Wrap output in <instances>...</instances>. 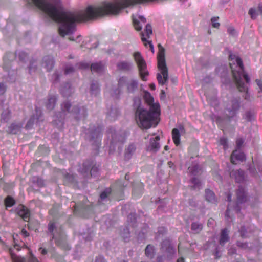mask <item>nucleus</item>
Here are the masks:
<instances>
[{
  "instance_id": "nucleus-61",
  "label": "nucleus",
  "mask_w": 262,
  "mask_h": 262,
  "mask_svg": "<svg viewBox=\"0 0 262 262\" xmlns=\"http://www.w3.org/2000/svg\"><path fill=\"white\" fill-rule=\"evenodd\" d=\"M189 204L191 206L193 207H196L198 206V203L194 198L189 199Z\"/></svg>"
},
{
  "instance_id": "nucleus-60",
  "label": "nucleus",
  "mask_w": 262,
  "mask_h": 262,
  "mask_svg": "<svg viewBox=\"0 0 262 262\" xmlns=\"http://www.w3.org/2000/svg\"><path fill=\"white\" fill-rule=\"evenodd\" d=\"M244 143V140L242 138L237 139L236 140V148L240 149Z\"/></svg>"
},
{
  "instance_id": "nucleus-12",
  "label": "nucleus",
  "mask_w": 262,
  "mask_h": 262,
  "mask_svg": "<svg viewBox=\"0 0 262 262\" xmlns=\"http://www.w3.org/2000/svg\"><path fill=\"white\" fill-rule=\"evenodd\" d=\"M240 107L239 100L237 98H234L231 101V105L226 108V116L230 119L236 116L237 111Z\"/></svg>"
},
{
  "instance_id": "nucleus-18",
  "label": "nucleus",
  "mask_w": 262,
  "mask_h": 262,
  "mask_svg": "<svg viewBox=\"0 0 262 262\" xmlns=\"http://www.w3.org/2000/svg\"><path fill=\"white\" fill-rule=\"evenodd\" d=\"M106 134L107 138L110 141L111 145L113 146L117 143L118 141V136L113 127H110L108 128Z\"/></svg>"
},
{
  "instance_id": "nucleus-39",
  "label": "nucleus",
  "mask_w": 262,
  "mask_h": 262,
  "mask_svg": "<svg viewBox=\"0 0 262 262\" xmlns=\"http://www.w3.org/2000/svg\"><path fill=\"white\" fill-rule=\"evenodd\" d=\"M188 170L191 174L196 176L200 170V166L198 164L194 165L191 167H189L188 168Z\"/></svg>"
},
{
  "instance_id": "nucleus-20",
  "label": "nucleus",
  "mask_w": 262,
  "mask_h": 262,
  "mask_svg": "<svg viewBox=\"0 0 262 262\" xmlns=\"http://www.w3.org/2000/svg\"><path fill=\"white\" fill-rule=\"evenodd\" d=\"M246 159V156L244 152L237 150H234L231 156V162L236 164V161H243Z\"/></svg>"
},
{
  "instance_id": "nucleus-64",
  "label": "nucleus",
  "mask_w": 262,
  "mask_h": 262,
  "mask_svg": "<svg viewBox=\"0 0 262 262\" xmlns=\"http://www.w3.org/2000/svg\"><path fill=\"white\" fill-rule=\"evenodd\" d=\"M227 32L229 34L234 35L235 33V30L234 28L232 27H229L227 29Z\"/></svg>"
},
{
  "instance_id": "nucleus-32",
  "label": "nucleus",
  "mask_w": 262,
  "mask_h": 262,
  "mask_svg": "<svg viewBox=\"0 0 262 262\" xmlns=\"http://www.w3.org/2000/svg\"><path fill=\"white\" fill-rule=\"evenodd\" d=\"M203 224L199 222H192L191 225V230L194 234L200 233L203 229Z\"/></svg>"
},
{
  "instance_id": "nucleus-33",
  "label": "nucleus",
  "mask_w": 262,
  "mask_h": 262,
  "mask_svg": "<svg viewBox=\"0 0 262 262\" xmlns=\"http://www.w3.org/2000/svg\"><path fill=\"white\" fill-rule=\"evenodd\" d=\"M90 92L91 95L97 96L99 93V87L98 82L96 81H92L91 84Z\"/></svg>"
},
{
  "instance_id": "nucleus-4",
  "label": "nucleus",
  "mask_w": 262,
  "mask_h": 262,
  "mask_svg": "<svg viewBox=\"0 0 262 262\" xmlns=\"http://www.w3.org/2000/svg\"><path fill=\"white\" fill-rule=\"evenodd\" d=\"M100 165L97 164L92 159L85 160L82 164V166L80 168L79 171L83 175L84 178L89 177V171L91 177L97 176L99 173Z\"/></svg>"
},
{
  "instance_id": "nucleus-14",
  "label": "nucleus",
  "mask_w": 262,
  "mask_h": 262,
  "mask_svg": "<svg viewBox=\"0 0 262 262\" xmlns=\"http://www.w3.org/2000/svg\"><path fill=\"white\" fill-rule=\"evenodd\" d=\"M160 139L159 136L151 138L149 143L146 145V150L153 153L157 152L160 148V144L159 142Z\"/></svg>"
},
{
  "instance_id": "nucleus-40",
  "label": "nucleus",
  "mask_w": 262,
  "mask_h": 262,
  "mask_svg": "<svg viewBox=\"0 0 262 262\" xmlns=\"http://www.w3.org/2000/svg\"><path fill=\"white\" fill-rule=\"evenodd\" d=\"M209 244H212L215 247L214 251L213 252V254L215 256V258L217 259L221 257V251L219 249V246L216 245V243L214 242L208 243Z\"/></svg>"
},
{
  "instance_id": "nucleus-23",
  "label": "nucleus",
  "mask_w": 262,
  "mask_h": 262,
  "mask_svg": "<svg viewBox=\"0 0 262 262\" xmlns=\"http://www.w3.org/2000/svg\"><path fill=\"white\" fill-rule=\"evenodd\" d=\"M136 150V146L135 144H130L128 147L125 148L124 151V159L125 160H129L132 157Z\"/></svg>"
},
{
  "instance_id": "nucleus-56",
  "label": "nucleus",
  "mask_w": 262,
  "mask_h": 262,
  "mask_svg": "<svg viewBox=\"0 0 262 262\" xmlns=\"http://www.w3.org/2000/svg\"><path fill=\"white\" fill-rule=\"evenodd\" d=\"M239 232L240 233L241 236L242 238H246V233H247V230L245 226H242L241 227V228L239 230Z\"/></svg>"
},
{
  "instance_id": "nucleus-10",
  "label": "nucleus",
  "mask_w": 262,
  "mask_h": 262,
  "mask_svg": "<svg viewBox=\"0 0 262 262\" xmlns=\"http://www.w3.org/2000/svg\"><path fill=\"white\" fill-rule=\"evenodd\" d=\"M160 250L166 254V259L167 261L171 260L175 256L176 251L170 241L168 239L163 240L161 243Z\"/></svg>"
},
{
  "instance_id": "nucleus-7",
  "label": "nucleus",
  "mask_w": 262,
  "mask_h": 262,
  "mask_svg": "<svg viewBox=\"0 0 262 262\" xmlns=\"http://www.w3.org/2000/svg\"><path fill=\"white\" fill-rule=\"evenodd\" d=\"M138 81L135 79H128L126 76L120 77L118 81V88L121 89L124 86H126V92L128 93H134L138 89Z\"/></svg>"
},
{
  "instance_id": "nucleus-48",
  "label": "nucleus",
  "mask_w": 262,
  "mask_h": 262,
  "mask_svg": "<svg viewBox=\"0 0 262 262\" xmlns=\"http://www.w3.org/2000/svg\"><path fill=\"white\" fill-rule=\"evenodd\" d=\"M65 181L70 183H75V177L73 174L67 173L64 175Z\"/></svg>"
},
{
  "instance_id": "nucleus-57",
  "label": "nucleus",
  "mask_w": 262,
  "mask_h": 262,
  "mask_svg": "<svg viewBox=\"0 0 262 262\" xmlns=\"http://www.w3.org/2000/svg\"><path fill=\"white\" fill-rule=\"evenodd\" d=\"M246 119L248 121H251L253 119L254 114L250 111H247L245 113Z\"/></svg>"
},
{
  "instance_id": "nucleus-55",
  "label": "nucleus",
  "mask_w": 262,
  "mask_h": 262,
  "mask_svg": "<svg viewBox=\"0 0 262 262\" xmlns=\"http://www.w3.org/2000/svg\"><path fill=\"white\" fill-rule=\"evenodd\" d=\"M248 13L252 19H255L257 16V13L254 8H250L249 10Z\"/></svg>"
},
{
  "instance_id": "nucleus-17",
  "label": "nucleus",
  "mask_w": 262,
  "mask_h": 262,
  "mask_svg": "<svg viewBox=\"0 0 262 262\" xmlns=\"http://www.w3.org/2000/svg\"><path fill=\"white\" fill-rule=\"evenodd\" d=\"M230 177L234 178L237 183H241L245 180V172L241 169L233 170L230 172Z\"/></svg>"
},
{
  "instance_id": "nucleus-36",
  "label": "nucleus",
  "mask_w": 262,
  "mask_h": 262,
  "mask_svg": "<svg viewBox=\"0 0 262 262\" xmlns=\"http://www.w3.org/2000/svg\"><path fill=\"white\" fill-rule=\"evenodd\" d=\"M61 76V73L58 71H55L52 76V80L53 84L57 83L60 81V77Z\"/></svg>"
},
{
  "instance_id": "nucleus-47",
  "label": "nucleus",
  "mask_w": 262,
  "mask_h": 262,
  "mask_svg": "<svg viewBox=\"0 0 262 262\" xmlns=\"http://www.w3.org/2000/svg\"><path fill=\"white\" fill-rule=\"evenodd\" d=\"M35 118L34 117V116H32L30 119L29 120H28V121L27 122L26 126H25V128L26 129H31L34 122H35Z\"/></svg>"
},
{
  "instance_id": "nucleus-58",
  "label": "nucleus",
  "mask_w": 262,
  "mask_h": 262,
  "mask_svg": "<svg viewBox=\"0 0 262 262\" xmlns=\"http://www.w3.org/2000/svg\"><path fill=\"white\" fill-rule=\"evenodd\" d=\"M220 144L223 145L225 150L228 148L227 139L225 138H221L220 140Z\"/></svg>"
},
{
  "instance_id": "nucleus-42",
  "label": "nucleus",
  "mask_w": 262,
  "mask_h": 262,
  "mask_svg": "<svg viewBox=\"0 0 262 262\" xmlns=\"http://www.w3.org/2000/svg\"><path fill=\"white\" fill-rule=\"evenodd\" d=\"M127 221L132 226H134L136 223V214L135 213H130L127 216Z\"/></svg>"
},
{
  "instance_id": "nucleus-19",
  "label": "nucleus",
  "mask_w": 262,
  "mask_h": 262,
  "mask_svg": "<svg viewBox=\"0 0 262 262\" xmlns=\"http://www.w3.org/2000/svg\"><path fill=\"white\" fill-rule=\"evenodd\" d=\"M105 68V64L102 61L93 63L90 66L91 71L92 72L101 74L103 72Z\"/></svg>"
},
{
  "instance_id": "nucleus-43",
  "label": "nucleus",
  "mask_w": 262,
  "mask_h": 262,
  "mask_svg": "<svg viewBox=\"0 0 262 262\" xmlns=\"http://www.w3.org/2000/svg\"><path fill=\"white\" fill-rule=\"evenodd\" d=\"M191 182L193 184V185L191 186V189H200L201 186V182L200 180L196 178H193L191 180Z\"/></svg>"
},
{
  "instance_id": "nucleus-49",
  "label": "nucleus",
  "mask_w": 262,
  "mask_h": 262,
  "mask_svg": "<svg viewBox=\"0 0 262 262\" xmlns=\"http://www.w3.org/2000/svg\"><path fill=\"white\" fill-rule=\"evenodd\" d=\"M76 67L79 69H87L90 67V65L88 63L81 62L76 63Z\"/></svg>"
},
{
  "instance_id": "nucleus-50",
  "label": "nucleus",
  "mask_w": 262,
  "mask_h": 262,
  "mask_svg": "<svg viewBox=\"0 0 262 262\" xmlns=\"http://www.w3.org/2000/svg\"><path fill=\"white\" fill-rule=\"evenodd\" d=\"M145 35L146 36L149 38V36L152 34V27L150 24H147L146 25L145 29Z\"/></svg>"
},
{
  "instance_id": "nucleus-54",
  "label": "nucleus",
  "mask_w": 262,
  "mask_h": 262,
  "mask_svg": "<svg viewBox=\"0 0 262 262\" xmlns=\"http://www.w3.org/2000/svg\"><path fill=\"white\" fill-rule=\"evenodd\" d=\"M218 19L219 17H213L211 18V21L213 27L218 28L220 27V23L217 22Z\"/></svg>"
},
{
  "instance_id": "nucleus-21",
  "label": "nucleus",
  "mask_w": 262,
  "mask_h": 262,
  "mask_svg": "<svg viewBox=\"0 0 262 262\" xmlns=\"http://www.w3.org/2000/svg\"><path fill=\"white\" fill-rule=\"evenodd\" d=\"M60 92L63 97L70 96L73 93L71 84L69 82L63 83L60 89Z\"/></svg>"
},
{
  "instance_id": "nucleus-45",
  "label": "nucleus",
  "mask_w": 262,
  "mask_h": 262,
  "mask_svg": "<svg viewBox=\"0 0 262 262\" xmlns=\"http://www.w3.org/2000/svg\"><path fill=\"white\" fill-rule=\"evenodd\" d=\"M56 229V226L54 223H49L48 225V232L47 234H50L53 236V235H55L54 231Z\"/></svg>"
},
{
  "instance_id": "nucleus-15",
  "label": "nucleus",
  "mask_w": 262,
  "mask_h": 262,
  "mask_svg": "<svg viewBox=\"0 0 262 262\" xmlns=\"http://www.w3.org/2000/svg\"><path fill=\"white\" fill-rule=\"evenodd\" d=\"M17 215L21 217L25 222H28L30 219V211L25 206L19 204L15 210Z\"/></svg>"
},
{
  "instance_id": "nucleus-22",
  "label": "nucleus",
  "mask_w": 262,
  "mask_h": 262,
  "mask_svg": "<svg viewBox=\"0 0 262 262\" xmlns=\"http://www.w3.org/2000/svg\"><path fill=\"white\" fill-rule=\"evenodd\" d=\"M230 240V237L229 235V231L227 228H224L221 230V235L219 239V244L222 246L229 242Z\"/></svg>"
},
{
  "instance_id": "nucleus-41",
  "label": "nucleus",
  "mask_w": 262,
  "mask_h": 262,
  "mask_svg": "<svg viewBox=\"0 0 262 262\" xmlns=\"http://www.w3.org/2000/svg\"><path fill=\"white\" fill-rule=\"evenodd\" d=\"M111 192L112 189L111 188H107L105 189L100 194V199L102 201L105 200Z\"/></svg>"
},
{
  "instance_id": "nucleus-52",
  "label": "nucleus",
  "mask_w": 262,
  "mask_h": 262,
  "mask_svg": "<svg viewBox=\"0 0 262 262\" xmlns=\"http://www.w3.org/2000/svg\"><path fill=\"white\" fill-rule=\"evenodd\" d=\"M10 111H6L2 114V119L5 122H8L10 119Z\"/></svg>"
},
{
  "instance_id": "nucleus-44",
  "label": "nucleus",
  "mask_w": 262,
  "mask_h": 262,
  "mask_svg": "<svg viewBox=\"0 0 262 262\" xmlns=\"http://www.w3.org/2000/svg\"><path fill=\"white\" fill-rule=\"evenodd\" d=\"M18 58L20 61L25 62L28 58V55L24 51H20L18 53Z\"/></svg>"
},
{
  "instance_id": "nucleus-63",
  "label": "nucleus",
  "mask_w": 262,
  "mask_h": 262,
  "mask_svg": "<svg viewBox=\"0 0 262 262\" xmlns=\"http://www.w3.org/2000/svg\"><path fill=\"white\" fill-rule=\"evenodd\" d=\"M6 91V86L3 83H0V94L3 95Z\"/></svg>"
},
{
  "instance_id": "nucleus-30",
  "label": "nucleus",
  "mask_w": 262,
  "mask_h": 262,
  "mask_svg": "<svg viewBox=\"0 0 262 262\" xmlns=\"http://www.w3.org/2000/svg\"><path fill=\"white\" fill-rule=\"evenodd\" d=\"M145 254L147 257L152 259L155 255V247L150 244L148 245L145 249Z\"/></svg>"
},
{
  "instance_id": "nucleus-13",
  "label": "nucleus",
  "mask_w": 262,
  "mask_h": 262,
  "mask_svg": "<svg viewBox=\"0 0 262 262\" xmlns=\"http://www.w3.org/2000/svg\"><path fill=\"white\" fill-rule=\"evenodd\" d=\"M54 239L55 243L56 246L60 247L61 248L68 250L70 249L67 242V237L63 234H59L58 236L53 235L51 237V240Z\"/></svg>"
},
{
  "instance_id": "nucleus-26",
  "label": "nucleus",
  "mask_w": 262,
  "mask_h": 262,
  "mask_svg": "<svg viewBox=\"0 0 262 262\" xmlns=\"http://www.w3.org/2000/svg\"><path fill=\"white\" fill-rule=\"evenodd\" d=\"M139 20H138L135 18H133V22L134 24V26L135 28L137 31H141L142 30V26L140 24H145L146 22V19L145 17L142 16H140L139 17Z\"/></svg>"
},
{
  "instance_id": "nucleus-8",
  "label": "nucleus",
  "mask_w": 262,
  "mask_h": 262,
  "mask_svg": "<svg viewBox=\"0 0 262 262\" xmlns=\"http://www.w3.org/2000/svg\"><path fill=\"white\" fill-rule=\"evenodd\" d=\"M232 75L239 91L246 92L244 96V99L247 101H251V96L248 91V88L243 82L241 72L232 69Z\"/></svg>"
},
{
  "instance_id": "nucleus-53",
  "label": "nucleus",
  "mask_w": 262,
  "mask_h": 262,
  "mask_svg": "<svg viewBox=\"0 0 262 262\" xmlns=\"http://www.w3.org/2000/svg\"><path fill=\"white\" fill-rule=\"evenodd\" d=\"M75 69L72 65H67L64 68V74L68 75L74 72Z\"/></svg>"
},
{
  "instance_id": "nucleus-5",
  "label": "nucleus",
  "mask_w": 262,
  "mask_h": 262,
  "mask_svg": "<svg viewBox=\"0 0 262 262\" xmlns=\"http://www.w3.org/2000/svg\"><path fill=\"white\" fill-rule=\"evenodd\" d=\"M102 126L99 125H93L90 126L85 133L86 138L90 141H94L96 147H98L100 145V140L102 135Z\"/></svg>"
},
{
  "instance_id": "nucleus-16",
  "label": "nucleus",
  "mask_w": 262,
  "mask_h": 262,
  "mask_svg": "<svg viewBox=\"0 0 262 262\" xmlns=\"http://www.w3.org/2000/svg\"><path fill=\"white\" fill-rule=\"evenodd\" d=\"M55 63L54 57L51 55H47L42 58L41 66L46 69L47 72H50L54 68Z\"/></svg>"
},
{
  "instance_id": "nucleus-46",
  "label": "nucleus",
  "mask_w": 262,
  "mask_h": 262,
  "mask_svg": "<svg viewBox=\"0 0 262 262\" xmlns=\"http://www.w3.org/2000/svg\"><path fill=\"white\" fill-rule=\"evenodd\" d=\"M27 227L29 230H34L36 231L37 230L38 223L36 222H31L27 224Z\"/></svg>"
},
{
  "instance_id": "nucleus-3",
  "label": "nucleus",
  "mask_w": 262,
  "mask_h": 262,
  "mask_svg": "<svg viewBox=\"0 0 262 262\" xmlns=\"http://www.w3.org/2000/svg\"><path fill=\"white\" fill-rule=\"evenodd\" d=\"M159 51L157 55L158 68L160 73L157 74V79L160 84H166L168 80V69L165 59V49L161 44L158 45Z\"/></svg>"
},
{
  "instance_id": "nucleus-35",
  "label": "nucleus",
  "mask_w": 262,
  "mask_h": 262,
  "mask_svg": "<svg viewBox=\"0 0 262 262\" xmlns=\"http://www.w3.org/2000/svg\"><path fill=\"white\" fill-rule=\"evenodd\" d=\"M144 99L146 102L150 106L154 104H159V103H154V98L148 92H146L144 95Z\"/></svg>"
},
{
  "instance_id": "nucleus-24",
  "label": "nucleus",
  "mask_w": 262,
  "mask_h": 262,
  "mask_svg": "<svg viewBox=\"0 0 262 262\" xmlns=\"http://www.w3.org/2000/svg\"><path fill=\"white\" fill-rule=\"evenodd\" d=\"M133 64L131 62L122 61H120L117 64V68L118 70L128 72L132 70Z\"/></svg>"
},
{
  "instance_id": "nucleus-6",
  "label": "nucleus",
  "mask_w": 262,
  "mask_h": 262,
  "mask_svg": "<svg viewBox=\"0 0 262 262\" xmlns=\"http://www.w3.org/2000/svg\"><path fill=\"white\" fill-rule=\"evenodd\" d=\"M236 201L234 205V209L236 213L241 212L242 205L249 200V196L245 187L239 185L236 192Z\"/></svg>"
},
{
  "instance_id": "nucleus-9",
  "label": "nucleus",
  "mask_w": 262,
  "mask_h": 262,
  "mask_svg": "<svg viewBox=\"0 0 262 262\" xmlns=\"http://www.w3.org/2000/svg\"><path fill=\"white\" fill-rule=\"evenodd\" d=\"M134 57L138 66L141 78L143 81H145V77L148 76L149 74L147 70L146 62L139 52H135L134 54Z\"/></svg>"
},
{
  "instance_id": "nucleus-2",
  "label": "nucleus",
  "mask_w": 262,
  "mask_h": 262,
  "mask_svg": "<svg viewBox=\"0 0 262 262\" xmlns=\"http://www.w3.org/2000/svg\"><path fill=\"white\" fill-rule=\"evenodd\" d=\"M71 103L68 100L64 101L61 105V111L56 113L55 117L56 119L53 121V123L62 125L67 113H71L77 120L84 119L88 115L87 109L85 106H79L74 105L72 110Z\"/></svg>"
},
{
  "instance_id": "nucleus-11",
  "label": "nucleus",
  "mask_w": 262,
  "mask_h": 262,
  "mask_svg": "<svg viewBox=\"0 0 262 262\" xmlns=\"http://www.w3.org/2000/svg\"><path fill=\"white\" fill-rule=\"evenodd\" d=\"M229 59L230 61H232L235 59V61L237 63V65L233 62L232 63H230V68L231 69V71L232 72V69L239 71L241 73V76L242 75L243 72L244 71V66L242 59L236 56L235 55L233 54L231 51H229Z\"/></svg>"
},
{
  "instance_id": "nucleus-28",
  "label": "nucleus",
  "mask_w": 262,
  "mask_h": 262,
  "mask_svg": "<svg viewBox=\"0 0 262 262\" xmlns=\"http://www.w3.org/2000/svg\"><path fill=\"white\" fill-rule=\"evenodd\" d=\"M9 252L11 256V258L13 261V262H26V260L24 258H21L20 257L17 256L15 254L13 253V251L11 249H9ZM29 262H38L37 259L35 258H32L29 261Z\"/></svg>"
},
{
  "instance_id": "nucleus-29",
  "label": "nucleus",
  "mask_w": 262,
  "mask_h": 262,
  "mask_svg": "<svg viewBox=\"0 0 262 262\" xmlns=\"http://www.w3.org/2000/svg\"><path fill=\"white\" fill-rule=\"evenodd\" d=\"M205 199L207 201L212 203L216 202L214 193L209 189L205 190Z\"/></svg>"
},
{
  "instance_id": "nucleus-59",
  "label": "nucleus",
  "mask_w": 262,
  "mask_h": 262,
  "mask_svg": "<svg viewBox=\"0 0 262 262\" xmlns=\"http://www.w3.org/2000/svg\"><path fill=\"white\" fill-rule=\"evenodd\" d=\"M248 170L252 176L255 175V168L253 164H250L249 166Z\"/></svg>"
},
{
  "instance_id": "nucleus-62",
  "label": "nucleus",
  "mask_w": 262,
  "mask_h": 262,
  "mask_svg": "<svg viewBox=\"0 0 262 262\" xmlns=\"http://www.w3.org/2000/svg\"><path fill=\"white\" fill-rule=\"evenodd\" d=\"M236 249L235 247H231L228 250V254L232 255L236 254Z\"/></svg>"
},
{
  "instance_id": "nucleus-34",
  "label": "nucleus",
  "mask_w": 262,
  "mask_h": 262,
  "mask_svg": "<svg viewBox=\"0 0 262 262\" xmlns=\"http://www.w3.org/2000/svg\"><path fill=\"white\" fill-rule=\"evenodd\" d=\"M31 181L32 184L36 185L38 187H42L45 185L44 181L39 177H33Z\"/></svg>"
},
{
  "instance_id": "nucleus-37",
  "label": "nucleus",
  "mask_w": 262,
  "mask_h": 262,
  "mask_svg": "<svg viewBox=\"0 0 262 262\" xmlns=\"http://www.w3.org/2000/svg\"><path fill=\"white\" fill-rule=\"evenodd\" d=\"M29 71L30 74L32 72H35L37 69L36 60L35 59H31L30 61V64L28 67Z\"/></svg>"
},
{
  "instance_id": "nucleus-1",
  "label": "nucleus",
  "mask_w": 262,
  "mask_h": 262,
  "mask_svg": "<svg viewBox=\"0 0 262 262\" xmlns=\"http://www.w3.org/2000/svg\"><path fill=\"white\" fill-rule=\"evenodd\" d=\"M133 105L136 110V120L140 128L149 129L158 125L160 111L159 104H154L147 110L141 106L140 99L136 97L134 99Z\"/></svg>"
},
{
  "instance_id": "nucleus-38",
  "label": "nucleus",
  "mask_w": 262,
  "mask_h": 262,
  "mask_svg": "<svg viewBox=\"0 0 262 262\" xmlns=\"http://www.w3.org/2000/svg\"><path fill=\"white\" fill-rule=\"evenodd\" d=\"M15 203V201L11 196L8 195L5 199V204L6 207H12Z\"/></svg>"
},
{
  "instance_id": "nucleus-27",
  "label": "nucleus",
  "mask_w": 262,
  "mask_h": 262,
  "mask_svg": "<svg viewBox=\"0 0 262 262\" xmlns=\"http://www.w3.org/2000/svg\"><path fill=\"white\" fill-rule=\"evenodd\" d=\"M57 100V97L56 95L49 96L48 101L46 103V107L49 110H52L54 108L56 102Z\"/></svg>"
},
{
  "instance_id": "nucleus-25",
  "label": "nucleus",
  "mask_w": 262,
  "mask_h": 262,
  "mask_svg": "<svg viewBox=\"0 0 262 262\" xmlns=\"http://www.w3.org/2000/svg\"><path fill=\"white\" fill-rule=\"evenodd\" d=\"M22 124L12 123L8 127L7 133L11 134H16L20 131L22 127Z\"/></svg>"
},
{
  "instance_id": "nucleus-51",
  "label": "nucleus",
  "mask_w": 262,
  "mask_h": 262,
  "mask_svg": "<svg viewBox=\"0 0 262 262\" xmlns=\"http://www.w3.org/2000/svg\"><path fill=\"white\" fill-rule=\"evenodd\" d=\"M236 245L237 247L243 249H247L249 248L247 242H243L238 241L236 242Z\"/></svg>"
},
{
  "instance_id": "nucleus-31",
  "label": "nucleus",
  "mask_w": 262,
  "mask_h": 262,
  "mask_svg": "<svg viewBox=\"0 0 262 262\" xmlns=\"http://www.w3.org/2000/svg\"><path fill=\"white\" fill-rule=\"evenodd\" d=\"M180 137L181 135L179 130L178 128H173L172 130V137L173 142L176 146H178L180 143Z\"/></svg>"
}]
</instances>
